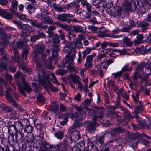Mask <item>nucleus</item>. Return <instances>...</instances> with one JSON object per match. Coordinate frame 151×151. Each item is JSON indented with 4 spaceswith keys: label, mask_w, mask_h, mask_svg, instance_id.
Masks as SVG:
<instances>
[{
    "label": "nucleus",
    "mask_w": 151,
    "mask_h": 151,
    "mask_svg": "<svg viewBox=\"0 0 151 151\" xmlns=\"http://www.w3.org/2000/svg\"><path fill=\"white\" fill-rule=\"evenodd\" d=\"M64 134V131L63 130H61L57 131L54 134V135L57 139H60L63 137Z\"/></svg>",
    "instance_id": "a19ab883"
},
{
    "label": "nucleus",
    "mask_w": 151,
    "mask_h": 151,
    "mask_svg": "<svg viewBox=\"0 0 151 151\" xmlns=\"http://www.w3.org/2000/svg\"><path fill=\"white\" fill-rule=\"evenodd\" d=\"M71 45L73 49V54L71 56L69 55L66 56L65 62L66 67L70 70L72 69L73 68L74 59L76 56V48L78 49L81 48L83 46V44L80 39H76L73 42H71Z\"/></svg>",
    "instance_id": "20e7f679"
},
{
    "label": "nucleus",
    "mask_w": 151,
    "mask_h": 151,
    "mask_svg": "<svg viewBox=\"0 0 151 151\" xmlns=\"http://www.w3.org/2000/svg\"><path fill=\"white\" fill-rule=\"evenodd\" d=\"M97 1L98 0H93V4L97 8L101 7V0L100 1Z\"/></svg>",
    "instance_id": "6e6d98bb"
},
{
    "label": "nucleus",
    "mask_w": 151,
    "mask_h": 151,
    "mask_svg": "<svg viewBox=\"0 0 151 151\" xmlns=\"http://www.w3.org/2000/svg\"><path fill=\"white\" fill-rule=\"evenodd\" d=\"M0 15L8 20L12 19L13 15L9 13L7 10L2 9L0 10Z\"/></svg>",
    "instance_id": "5701e85b"
},
{
    "label": "nucleus",
    "mask_w": 151,
    "mask_h": 151,
    "mask_svg": "<svg viewBox=\"0 0 151 151\" xmlns=\"http://www.w3.org/2000/svg\"><path fill=\"white\" fill-rule=\"evenodd\" d=\"M26 122L27 123H28L29 125L27 124L26 126L25 127L24 130L27 133H31L33 130V127L29 124V122L27 120H26Z\"/></svg>",
    "instance_id": "58836bf2"
},
{
    "label": "nucleus",
    "mask_w": 151,
    "mask_h": 151,
    "mask_svg": "<svg viewBox=\"0 0 151 151\" xmlns=\"http://www.w3.org/2000/svg\"><path fill=\"white\" fill-rule=\"evenodd\" d=\"M50 50L48 49L46 50V53L42 54L41 57V61L42 63H44L45 66L47 67L50 69H53V66L52 65V62L53 60H55V63H57L58 62L57 56L58 54L56 56L53 55L52 56L49 58L48 61H47L45 60L46 58H47V55L50 54Z\"/></svg>",
    "instance_id": "0eeeda50"
},
{
    "label": "nucleus",
    "mask_w": 151,
    "mask_h": 151,
    "mask_svg": "<svg viewBox=\"0 0 151 151\" xmlns=\"http://www.w3.org/2000/svg\"><path fill=\"white\" fill-rule=\"evenodd\" d=\"M41 13H38L36 14V17L37 18L42 21L43 23H46L49 24H53L52 21L50 20V17L48 16L49 13L47 10L41 9Z\"/></svg>",
    "instance_id": "9b49d317"
},
{
    "label": "nucleus",
    "mask_w": 151,
    "mask_h": 151,
    "mask_svg": "<svg viewBox=\"0 0 151 151\" xmlns=\"http://www.w3.org/2000/svg\"><path fill=\"white\" fill-rule=\"evenodd\" d=\"M24 76L21 72L18 71L15 74L14 77L17 82L19 91L21 94L25 95V91L30 92L32 89L29 85L25 81Z\"/></svg>",
    "instance_id": "7ed1b4c3"
},
{
    "label": "nucleus",
    "mask_w": 151,
    "mask_h": 151,
    "mask_svg": "<svg viewBox=\"0 0 151 151\" xmlns=\"http://www.w3.org/2000/svg\"><path fill=\"white\" fill-rule=\"evenodd\" d=\"M93 120V121H87L84 123V125L86 127V129L91 133H94L96 129L95 124H99L97 122V120Z\"/></svg>",
    "instance_id": "dca6fc26"
},
{
    "label": "nucleus",
    "mask_w": 151,
    "mask_h": 151,
    "mask_svg": "<svg viewBox=\"0 0 151 151\" xmlns=\"http://www.w3.org/2000/svg\"><path fill=\"white\" fill-rule=\"evenodd\" d=\"M146 47V46L142 45L139 49L140 52L142 54L146 53L147 52Z\"/></svg>",
    "instance_id": "69168bd1"
},
{
    "label": "nucleus",
    "mask_w": 151,
    "mask_h": 151,
    "mask_svg": "<svg viewBox=\"0 0 151 151\" xmlns=\"http://www.w3.org/2000/svg\"><path fill=\"white\" fill-rule=\"evenodd\" d=\"M123 41L124 45L127 46L131 47L133 44V42L127 37H124L123 39Z\"/></svg>",
    "instance_id": "c03bdc74"
},
{
    "label": "nucleus",
    "mask_w": 151,
    "mask_h": 151,
    "mask_svg": "<svg viewBox=\"0 0 151 151\" xmlns=\"http://www.w3.org/2000/svg\"><path fill=\"white\" fill-rule=\"evenodd\" d=\"M36 141L35 143L36 144H38L40 146V148L39 151H44L45 149V147L48 146V144L45 141L43 134H40L39 135L36 137Z\"/></svg>",
    "instance_id": "ddd939ff"
},
{
    "label": "nucleus",
    "mask_w": 151,
    "mask_h": 151,
    "mask_svg": "<svg viewBox=\"0 0 151 151\" xmlns=\"http://www.w3.org/2000/svg\"><path fill=\"white\" fill-rule=\"evenodd\" d=\"M139 105H138L136 106L134 109V113L135 115V117L137 119H139L138 114L139 112H142L144 111L143 108V104L142 101L139 102Z\"/></svg>",
    "instance_id": "b1692460"
},
{
    "label": "nucleus",
    "mask_w": 151,
    "mask_h": 151,
    "mask_svg": "<svg viewBox=\"0 0 151 151\" xmlns=\"http://www.w3.org/2000/svg\"><path fill=\"white\" fill-rule=\"evenodd\" d=\"M132 67L129 68V65L128 64H126L125 66L122 68L121 71L122 73L123 72L129 71L132 70Z\"/></svg>",
    "instance_id": "603ef678"
},
{
    "label": "nucleus",
    "mask_w": 151,
    "mask_h": 151,
    "mask_svg": "<svg viewBox=\"0 0 151 151\" xmlns=\"http://www.w3.org/2000/svg\"><path fill=\"white\" fill-rule=\"evenodd\" d=\"M143 76H141L140 77L138 76V78H139L141 80V82L142 83V84L144 83L145 85H149L150 84V79L148 78V75H146L142 77Z\"/></svg>",
    "instance_id": "473e14b6"
},
{
    "label": "nucleus",
    "mask_w": 151,
    "mask_h": 151,
    "mask_svg": "<svg viewBox=\"0 0 151 151\" xmlns=\"http://www.w3.org/2000/svg\"><path fill=\"white\" fill-rule=\"evenodd\" d=\"M140 137V135L139 134L129 133L127 139V141L129 143V146L134 149L137 148L139 141L136 140L135 139L139 138Z\"/></svg>",
    "instance_id": "9d476101"
},
{
    "label": "nucleus",
    "mask_w": 151,
    "mask_h": 151,
    "mask_svg": "<svg viewBox=\"0 0 151 151\" xmlns=\"http://www.w3.org/2000/svg\"><path fill=\"white\" fill-rule=\"evenodd\" d=\"M34 45L32 46V47H34L33 59L37 62L36 68L38 71L43 70L42 69L41 63L38 62L39 59L37 56L40 53H41V55H42L43 51L45 49L46 46L42 44L37 45L34 47Z\"/></svg>",
    "instance_id": "423d86ee"
},
{
    "label": "nucleus",
    "mask_w": 151,
    "mask_h": 151,
    "mask_svg": "<svg viewBox=\"0 0 151 151\" xmlns=\"http://www.w3.org/2000/svg\"><path fill=\"white\" fill-rule=\"evenodd\" d=\"M73 16L69 14L63 13L61 14H58L57 15V19L58 20L63 22L66 21L67 18L73 17Z\"/></svg>",
    "instance_id": "a878e982"
},
{
    "label": "nucleus",
    "mask_w": 151,
    "mask_h": 151,
    "mask_svg": "<svg viewBox=\"0 0 151 151\" xmlns=\"http://www.w3.org/2000/svg\"><path fill=\"white\" fill-rule=\"evenodd\" d=\"M104 141V137L103 136L99 137L98 139L95 137H92L91 139L88 138V143H91V144H96L97 142L99 143L100 144L102 145Z\"/></svg>",
    "instance_id": "6ab92c4d"
},
{
    "label": "nucleus",
    "mask_w": 151,
    "mask_h": 151,
    "mask_svg": "<svg viewBox=\"0 0 151 151\" xmlns=\"http://www.w3.org/2000/svg\"><path fill=\"white\" fill-rule=\"evenodd\" d=\"M13 52L14 54V56L11 57L12 61H16L18 63L19 61V57L18 55L19 52L17 50L14 49L13 51Z\"/></svg>",
    "instance_id": "4c0bfd02"
},
{
    "label": "nucleus",
    "mask_w": 151,
    "mask_h": 151,
    "mask_svg": "<svg viewBox=\"0 0 151 151\" xmlns=\"http://www.w3.org/2000/svg\"><path fill=\"white\" fill-rule=\"evenodd\" d=\"M67 147V143H59L56 145L54 148L58 150L59 151H69V149H68Z\"/></svg>",
    "instance_id": "bb28decb"
},
{
    "label": "nucleus",
    "mask_w": 151,
    "mask_h": 151,
    "mask_svg": "<svg viewBox=\"0 0 151 151\" xmlns=\"http://www.w3.org/2000/svg\"><path fill=\"white\" fill-rule=\"evenodd\" d=\"M55 28V26H49L48 27V30L47 32L49 34L48 36V37L50 38V37H51V35L53 34L52 32V31L54 30Z\"/></svg>",
    "instance_id": "5fc2aeb1"
},
{
    "label": "nucleus",
    "mask_w": 151,
    "mask_h": 151,
    "mask_svg": "<svg viewBox=\"0 0 151 151\" xmlns=\"http://www.w3.org/2000/svg\"><path fill=\"white\" fill-rule=\"evenodd\" d=\"M51 37H48L49 41H46V42H50L51 41V38H52V42L53 45V48L52 50V52L54 55L56 56L58 54V52L60 50L59 46L58 44L60 42L59 37L58 34H57L55 35L52 34Z\"/></svg>",
    "instance_id": "6e6552de"
},
{
    "label": "nucleus",
    "mask_w": 151,
    "mask_h": 151,
    "mask_svg": "<svg viewBox=\"0 0 151 151\" xmlns=\"http://www.w3.org/2000/svg\"><path fill=\"white\" fill-rule=\"evenodd\" d=\"M122 7L124 9L127 11L134 12L136 10V6L135 2L131 3L128 1H125L122 3Z\"/></svg>",
    "instance_id": "2eb2a0df"
},
{
    "label": "nucleus",
    "mask_w": 151,
    "mask_h": 151,
    "mask_svg": "<svg viewBox=\"0 0 151 151\" xmlns=\"http://www.w3.org/2000/svg\"><path fill=\"white\" fill-rule=\"evenodd\" d=\"M14 14L17 15V17L24 21L27 22L28 20H29V19L25 17L27 16L25 14H22L18 12H16Z\"/></svg>",
    "instance_id": "ea45409f"
},
{
    "label": "nucleus",
    "mask_w": 151,
    "mask_h": 151,
    "mask_svg": "<svg viewBox=\"0 0 151 151\" xmlns=\"http://www.w3.org/2000/svg\"><path fill=\"white\" fill-rule=\"evenodd\" d=\"M103 63V62H100L98 65L97 66V70L99 72V75L100 76L102 77L103 76V71L101 70V66Z\"/></svg>",
    "instance_id": "864d4df0"
},
{
    "label": "nucleus",
    "mask_w": 151,
    "mask_h": 151,
    "mask_svg": "<svg viewBox=\"0 0 151 151\" xmlns=\"http://www.w3.org/2000/svg\"><path fill=\"white\" fill-rule=\"evenodd\" d=\"M16 130L18 132L21 131L23 129V126L22 122L19 121H17L14 122L13 124Z\"/></svg>",
    "instance_id": "c9c22d12"
},
{
    "label": "nucleus",
    "mask_w": 151,
    "mask_h": 151,
    "mask_svg": "<svg viewBox=\"0 0 151 151\" xmlns=\"http://www.w3.org/2000/svg\"><path fill=\"white\" fill-rule=\"evenodd\" d=\"M29 20H28L27 22H30L31 24L33 26L37 27L38 28L39 26V22L34 20H32L30 19H29Z\"/></svg>",
    "instance_id": "e2e57ef3"
},
{
    "label": "nucleus",
    "mask_w": 151,
    "mask_h": 151,
    "mask_svg": "<svg viewBox=\"0 0 151 151\" xmlns=\"http://www.w3.org/2000/svg\"><path fill=\"white\" fill-rule=\"evenodd\" d=\"M91 101L90 99H86L82 102V105L86 108L88 106L89 104L91 103Z\"/></svg>",
    "instance_id": "052dcab7"
},
{
    "label": "nucleus",
    "mask_w": 151,
    "mask_h": 151,
    "mask_svg": "<svg viewBox=\"0 0 151 151\" xmlns=\"http://www.w3.org/2000/svg\"><path fill=\"white\" fill-rule=\"evenodd\" d=\"M2 109L5 112H10L12 109V107H9L6 106L2 107Z\"/></svg>",
    "instance_id": "774afa93"
},
{
    "label": "nucleus",
    "mask_w": 151,
    "mask_h": 151,
    "mask_svg": "<svg viewBox=\"0 0 151 151\" xmlns=\"http://www.w3.org/2000/svg\"><path fill=\"white\" fill-rule=\"evenodd\" d=\"M44 23H42V22H39V26H38V28H41L44 29H46L48 26L46 25L45 24H44Z\"/></svg>",
    "instance_id": "338daca9"
},
{
    "label": "nucleus",
    "mask_w": 151,
    "mask_h": 151,
    "mask_svg": "<svg viewBox=\"0 0 151 151\" xmlns=\"http://www.w3.org/2000/svg\"><path fill=\"white\" fill-rule=\"evenodd\" d=\"M76 109L78 112H76L73 114L72 115V119L76 122L82 121L86 116V109L82 108L81 106L76 107Z\"/></svg>",
    "instance_id": "1a4fd4ad"
},
{
    "label": "nucleus",
    "mask_w": 151,
    "mask_h": 151,
    "mask_svg": "<svg viewBox=\"0 0 151 151\" xmlns=\"http://www.w3.org/2000/svg\"><path fill=\"white\" fill-rule=\"evenodd\" d=\"M6 68L1 71L0 70V71L1 74L4 76V78L6 79L7 81L9 82L10 85L7 83L6 82L4 81L3 79L0 77V83H2L3 84L6 90V98L8 99L9 101L12 103V105L14 107L18 110H22V107L20 105H19L13 99L11 95L12 87H13L14 89L15 88V87L11 82V80H12V77L11 75L7 74V71L6 70Z\"/></svg>",
    "instance_id": "f257e3e1"
},
{
    "label": "nucleus",
    "mask_w": 151,
    "mask_h": 151,
    "mask_svg": "<svg viewBox=\"0 0 151 151\" xmlns=\"http://www.w3.org/2000/svg\"><path fill=\"white\" fill-rule=\"evenodd\" d=\"M38 35H37V36H39V38H45V35L41 30H39L37 31Z\"/></svg>",
    "instance_id": "0e129e2a"
},
{
    "label": "nucleus",
    "mask_w": 151,
    "mask_h": 151,
    "mask_svg": "<svg viewBox=\"0 0 151 151\" xmlns=\"http://www.w3.org/2000/svg\"><path fill=\"white\" fill-rule=\"evenodd\" d=\"M19 66L23 70L26 71L28 74H30L32 73V71L31 70H27V67L25 65H23L22 63H19Z\"/></svg>",
    "instance_id": "bf43d9fd"
},
{
    "label": "nucleus",
    "mask_w": 151,
    "mask_h": 151,
    "mask_svg": "<svg viewBox=\"0 0 151 151\" xmlns=\"http://www.w3.org/2000/svg\"><path fill=\"white\" fill-rule=\"evenodd\" d=\"M121 99V98H119V97H117L116 98V101H114V103L115 106L118 107H119L120 108H121L123 110L125 118H127L130 120L133 119L134 118V117L130 114L129 111L127 109L120 106Z\"/></svg>",
    "instance_id": "4468645a"
},
{
    "label": "nucleus",
    "mask_w": 151,
    "mask_h": 151,
    "mask_svg": "<svg viewBox=\"0 0 151 151\" xmlns=\"http://www.w3.org/2000/svg\"><path fill=\"white\" fill-rule=\"evenodd\" d=\"M137 8L139 14H142L145 12V9L144 7L145 0H138L137 1Z\"/></svg>",
    "instance_id": "4be33fe9"
},
{
    "label": "nucleus",
    "mask_w": 151,
    "mask_h": 151,
    "mask_svg": "<svg viewBox=\"0 0 151 151\" xmlns=\"http://www.w3.org/2000/svg\"><path fill=\"white\" fill-rule=\"evenodd\" d=\"M2 58L0 59V70L1 71L6 68V63L7 60V54L5 52L2 53Z\"/></svg>",
    "instance_id": "412c9836"
},
{
    "label": "nucleus",
    "mask_w": 151,
    "mask_h": 151,
    "mask_svg": "<svg viewBox=\"0 0 151 151\" xmlns=\"http://www.w3.org/2000/svg\"><path fill=\"white\" fill-rule=\"evenodd\" d=\"M122 12L121 8L118 6L114 7L111 10L107 11V12L110 15L116 17L121 15Z\"/></svg>",
    "instance_id": "f3484780"
},
{
    "label": "nucleus",
    "mask_w": 151,
    "mask_h": 151,
    "mask_svg": "<svg viewBox=\"0 0 151 151\" xmlns=\"http://www.w3.org/2000/svg\"><path fill=\"white\" fill-rule=\"evenodd\" d=\"M68 7L72 9H74L76 10L80 8V6L78 4L74 2L69 4Z\"/></svg>",
    "instance_id": "3c124183"
},
{
    "label": "nucleus",
    "mask_w": 151,
    "mask_h": 151,
    "mask_svg": "<svg viewBox=\"0 0 151 151\" xmlns=\"http://www.w3.org/2000/svg\"><path fill=\"white\" fill-rule=\"evenodd\" d=\"M30 33L26 32L25 31H22L21 34V40L23 41L25 43H27L29 41V40L27 39V37L30 36Z\"/></svg>",
    "instance_id": "f704fd0d"
},
{
    "label": "nucleus",
    "mask_w": 151,
    "mask_h": 151,
    "mask_svg": "<svg viewBox=\"0 0 151 151\" xmlns=\"http://www.w3.org/2000/svg\"><path fill=\"white\" fill-rule=\"evenodd\" d=\"M124 132V129L120 127H117L113 129L111 131V137H114L119 133Z\"/></svg>",
    "instance_id": "72a5a7b5"
},
{
    "label": "nucleus",
    "mask_w": 151,
    "mask_h": 151,
    "mask_svg": "<svg viewBox=\"0 0 151 151\" xmlns=\"http://www.w3.org/2000/svg\"><path fill=\"white\" fill-rule=\"evenodd\" d=\"M102 7L103 8H107V11H109V8L113 6V2L107 0H101Z\"/></svg>",
    "instance_id": "cd10ccee"
},
{
    "label": "nucleus",
    "mask_w": 151,
    "mask_h": 151,
    "mask_svg": "<svg viewBox=\"0 0 151 151\" xmlns=\"http://www.w3.org/2000/svg\"><path fill=\"white\" fill-rule=\"evenodd\" d=\"M68 72L67 70H65L63 69H59L57 70L56 71V73L60 75H64Z\"/></svg>",
    "instance_id": "680f3d73"
},
{
    "label": "nucleus",
    "mask_w": 151,
    "mask_h": 151,
    "mask_svg": "<svg viewBox=\"0 0 151 151\" xmlns=\"http://www.w3.org/2000/svg\"><path fill=\"white\" fill-rule=\"evenodd\" d=\"M18 1L16 0H12L11 3V7L9 10L13 13L14 14L17 9Z\"/></svg>",
    "instance_id": "2f4dec72"
},
{
    "label": "nucleus",
    "mask_w": 151,
    "mask_h": 151,
    "mask_svg": "<svg viewBox=\"0 0 151 151\" xmlns=\"http://www.w3.org/2000/svg\"><path fill=\"white\" fill-rule=\"evenodd\" d=\"M31 27L30 26L26 24H23V30L22 31H25L26 32L30 33L31 32Z\"/></svg>",
    "instance_id": "8fccbe9b"
},
{
    "label": "nucleus",
    "mask_w": 151,
    "mask_h": 151,
    "mask_svg": "<svg viewBox=\"0 0 151 151\" xmlns=\"http://www.w3.org/2000/svg\"><path fill=\"white\" fill-rule=\"evenodd\" d=\"M144 38L143 34L138 35L137 37V39L134 41V43L136 45H137L142 43Z\"/></svg>",
    "instance_id": "79ce46f5"
},
{
    "label": "nucleus",
    "mask_w": 151,
    "mask_h": 151,
    "mask_svg": "<svg viewBox=\"0 0 151 151\" xmlns=\"http://www.w3.org/2000/svg\"><path fill=\"white\" fill-rule=\"evenodd\" d=\"M70 78L75 83H76L80 80V77L77 75H71L70 76Z\"/></svg>",
    "instance_id": "de8ad7c7"
},
{
    "label": "nucleus",
    "mask_w": 151,
    "mask_h": 151,
    "mask_svg": "<svg viewBox=\"0 0 151 151\" xmlns=\"http://www.w3.org/2000/svg\"><path fill=\"white\" fill-rule=\"evenodd\" d=\"M88 111H90L91 112H93L95 113L96 115H99L97 116H94L93 118V120L94 121L96 120H97L98 118L99 119L102 118L103 117V114L102 113V110L100 109L99 107H97L96 109L94 110H92L91 109H88Z\"/></svg>",
    "instance_id": "aec40b11"
},
{
    "label": "nucleus",
    "mask_w": 151,
    "mask_h": 151,
    "mask_svg": "<svg viewBox=\"0 0 151 151\" xmlns=\"http://www.w3.org/2000/svg\"><path fill=\"white\" fill-rule=\"evenodd\" d=\"M23 41L18 42L16 45L17 48L21 47L23 49L22 51V56L24 63H27V56L29 50V47Z\"/></svg>",
    "instance_id": "f8f14e48"
},
{
    "label": "nucleus",
    "mask_w": 151,
    "mask_h": 151,
    "mask_svg": "<svg viewBox=\"0 0 151 151\" xmlns=\"http://www.w3.org/2000/svg\"><path fill=\"white\" fill-rule=\"evenodd\" d=\"M96 54L93 53L91 55H89L86 58V61L88 62L92 63L93 58L95 56Z\"/></svg>",
    "instance_id": "13d9d810"
},
{
    "label": "nucleus",
    "mask_w": 151,
    "mask_h": 151,
    "mask_svg": "<svg viewBox=\"0 0 151 151\" xmlns=\"http://www.w3.org/2000/svg\"><path fill=\"white\" fill-rule=\"evenodd\" d=\"M8 142L10 144L14 145L15 143V141L13 135L10 134L8 138Z\"/></svg>",
    "instance_id": "4d7b16f0"
},
{
    "label": "nucleus",
    "mask_w": 151,
    "mask_h": 151,
    "mask_svg": "<svg viewBox=\"0 0 151 151\" xmlns=\"http://www.w3.org/2000/svg\"><path fill=\"white\" fill-rule=\"evenodd\" d=\"M94 49V47L93 48L90 47H86L85 50L82 52L83 57L84 58L86 56L90 53L92 50Z\"/></svg>",
    "instance_id": "37998d69"
},
{
    "label": "nucleus",
    "mask_w": 151,
    "mask_h": 151,
    "mask_svg": "<svg viewBox=\"0 0 151 151\" xmlns=\"http://www.w3.org/2000/svg\"><path fill=\"white\" fill-rule=\"evenodd\" d=\"M38 77L36 76H34V80L35 82L32 83V85L35 87V90L40 91L41 88H38L37 86V83L40 85H42L46 88H50L53 90V91H57L58 89L54 88L52 84L50 82L48 75L46 72L44 70L39 71L38 72Z\"/></svg>",
    "instance_id": "f03ea898"
},
{
    "label": "nucleus",
    "mask_w": 151,
    "mask_h": 151,
    "mask_svg": "<svg viewBox=\"0 0 151 151\" xmlns=\"http://www.w3.org/2000/svg\"><path fill=\"white\" fill-rule=\"evenodd\" d=\"M49 6L50 7L53 8L55 11L58 12H65L66 11V8L63 5L58 6L55 3L52 4V3H49Z\"/></svg>",
    "instance_id": "393cba45"
},
{
    "label": "nucleus",
    "mask_w": 151,
    "mask_h": 151,
    "mask_svg": "<svg viewBox=\"0 0 151 151\" xmlns=\"http://www.w3.org/2000/svg\"><path fill=\"white\" fill-rule=\"evenodd\" d=\"M149 25V24L147 23V20L145 19L143 22L139 23L138 26L141 28L142 32H144L148 29V27Z\"/></svg>",
    "instance_id": "c85d7f7f"
},
{
    "label": "nucleus",
    "mask_w": 151,
    "mask_h": 151,
    "mask_svg": "<svg viewBox=\"0 0 151 151\" xmlns=\"http://www.w3.org/2000/svg\"><path fill=\"white\" fill-rule=\"evenodd\" d=\"M72 27L73 30L76 33L81 32L84 30V27L81 25H74Z\"/></svg>",
    "instance_id": "e433bc0d"
},
{
    "label": "nucleus",
    "mask_w": 151,
    "mask_h": 151,
    "mask_svg": "<svg viewBox=\"0 0 151 151\" xmlns=\"http://www.w3.org/2000/svg\"><path fill=\"white\" fill-rule=\"evenodd\" d=\"M106 61V63L104 64L103 66V69L106 70L108 67L111 64L113 63L114 61V60L112 58H107L106 59H104L102 62L103 63H105Z\"/></svg>",
    "instance_id": "c756f323"
},
{
    "label": "nucleus",
    "mask_w": 151,
    "mask_h": 151,
    "mask_svg": "<svg viewBox=\"0 0 151 151\" xmlns=\"http://www.w3.org/2000/svg\"><path fill=\"white\" fill-rule=\"evenodd\" d=\"M62 43L63 44L65 45L63 49V51L66 53H69V54L66 56L65 59V65L66 66L65 64L66 57L68 55L71 56H72V54H73V48L71 46V43H69L67 41L65 40Z\"/></svg>",
    "instance_id": "a211bd4d"
},
{
    "label": "nucleus",
    "mask_w": 151,
    "mask_h": 151,
    "mask_svg": "<svg viewBox=\"0 0 151 151\" xmlns=\"http://www.w3.org/2000/svg\"><path fill=\"white\" fill-rule=\"evenodd\" d=\"M51 109L53 111L55 112L59 109V106L58 104L53 102L51 103Z\"/></svg>",
    "instance_id": "49530a36"
},
{
    "label": "nucleus",
    "mask_w": 151,
    "mask_h": 151,
    "mask_svg": "<svg viewBox=\"0 0 151 151\" xmlns=\"http://www.w3.org/2000/svg\"><path fill=\"white\" fill-rule=\"evenodd\" d=\"M147 65V63L142 62L135 67V71L133 73V75L132 76V80H130L129 86L130 88H132L133 86L138 83V76H139L140 77L141 76H143V68Z\"/></svg>",
    "instance_id": "39448f33"
},
{
    "label": "nucleus",
    "mask_w": 151,
    "mask_h": 151,
    "mask_svg": "<svg viewBox=\"0 0 151 151\" xmlns=\"http://www.w3.org/2000/svg\"><path fill=\"white\" fill-rule=\"evenodd\" d=\"M70 137L71 139L72 142V140L74 142H76L79 140L80 137L79 131L78 130H75L71 134Z\"/></svg>",
    "instance_id": "7c9ffc66"
},
{
    "label": "nucleus",
    "mask_w": 151,
    "mask_h": 151,
    "mask_svg": "<svg viewBox=\"0 0 151 151\" xmlns=\"http://www.w3.org/2000/svg\"><path fill=\"white\" fill-rule=\"evenodd\" d=\"M34 137L33 134H31L27 135L26 140L27 142L32 143L34 142Z\"/></svg>",
    "instance_id": "09e8293b"
},
{
    "label": "nucleus",
    "mask_w": 151,
    "mask_h": 151,
    "mask_svg": "<svg viewBox=\"0 0 151 151\" xmlns=\"http://www.w3.org/2000/svg\"><path fill=\"white\" fill-rule=\"evenodd\" d=\"M8 132L10 134L13 135L16 133L17 130H16L13 124L10 125L8 127Z\"/></svg>",
    "instance_id": "a18cd8bd"
}]
</instances>
